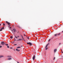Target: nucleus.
Here are the masks:
<instances>
[{
	"label": "nucleus",
	"instance_id": "nucleus-6",
	"mask_svg": "<svg viewBox=\"0 0 63 63\" xmlns=\"http://www.w3.org/2000/svg\"><path fill=\"white\" fill-rule=\"evenodd\" d=\"M1 44H2V45H4V44H5V43L3 42H2L1 43Z\"/></svg>",
	"mask_w": 63,
	"mask_h": 63
},
{
	"label": "nucleus",
	"instance_id": "nucleus-1",
	"mask_svg": "<svg viewBox=\"0 0 63 63\" xmlns=\"http://www.w3.org/2000/svg\"><path fill=\"white\" fill-rule=\"evenodd\" d=\"M11 30L12 31L13 33H14V32H16V30L15 29H13V30Z\"/></svg>",
	"mask_w": 63,
	"mask_h": 63
},
{
	"label": "nucleus",
	"instance_id": "nucleus-30",
	"mask_svg": "<svg viewBox=\"0 0 63 63\" xmlns=\"http://www.w3.org/2000/svg\"><path fill=\"white\" fill-rule=\"evenodd\" d=\"M60 44H61V43H60L59 44V45H60Z\"/></svg>",
	"mask_w": 63,
	"mask_h": 63
},
{
	"label": "nucleus",
	"instance_id": "nucleus-11",
	"mask_svg": "<svg viewBox=\"0 0 63 63\" xmlns=\"http://www.w3.org/2000/svg\"><path fill=\"white\" fill-rule=\"evenodd\" d=\"M21 40H22L21 39H19L18 40H17V41H21Z\"/></svg>",
	"mask_w": 63,
	"mask_h": 63
},
{
	"label": "nucleus",
	"instance_id": "nucleus-19",
	"mask_svg": "<svg viewBox=\"0 0 63 63\" xmlns=\"http://www.w3.org/2000/svg\"><path fill=\"white\" fill-rule=\"evenodd\" d=\"M50 40H51V39H49L48 41V42H50Z\"/></svg>",
	"mask_w": 63,
	"mask_h": 63
},
{
	"label": "nucleus",
	"instance_id": "nucleus-32",
	"mask_svg": "<svg viewBox=\"0 0 63 63\" xmlns=\"http://www.w3.org/2000/svg\"><path fill=\"white\" fill-rule=\"evenodd\" d=\"M24 36H25V35L24 34Z\"/></svg>",
	"mask_w": 63,
	"mask_h": 63
},
{
	"label": "nucleus",
	"instance_id": "nucleus-16",
	"mask_svg": "<svg viewBox=\"0 0 63 63\" xmlns=\"http://www.w3.org/2000/svg\"><path fill=\"white\" fill-rule=\"evenodd\" d=\"M57 34H55L54 35V36H55V37H56V36H57Z\"/></svg>",
	"mask_w": 63,
	"mask_h": 63
},
{
	"label": "nucleus",
	"instance_id": "nucleus-7",
	"mask_svg": "<svg viewBox=\"0 0 63 63\" xmlns=\"http://www.w3.org/2000/svg\"><path fill=\"white\" fill-rule=\"evenodd\" d=\"M15 38H16V39H17V38H18H18H19V36H18L17 37L16 36V35H15Z\"/></svg>",
	"mask_w": 63,
	"mask_h": 63
},
{
	"label": "nucleus",
	"instance_id": "nucleus-8",
	"mask_svg": "<svg viewBox=\"0 0 63 63\" xmlns=\"http://www.w3.org/2000/svg\"><path fill=\"white\" fill-rule=\"evenodd\" d=\"M1 29L0 30V31H2V29H4V28L3 27L1 28Z\"/></svg>",
	"mask_w": 63,
	"mask_h": 63
},
{
	"label": "nucleus",
	"instance_id": "nucleus-3",
	"mask_svg": "<svg viewBox=\"0 0 63 63\" xmlns=\"http://www.w3.org/2000/svg\"><path fill=\"white\" fill-rule=\"evenodd\" d=\"M6 23H7V24H8V25H9V27H10V26H11V25H10V23H9V22H8V21H6Z\"/></svg>",
	"mask_w": 63,
	"mask_h": 63
},
{
	"label": "nucleus",
	"instance_id": "nucleus-25",
	"mask_svg": "<svg viewBox=\"0 0 63 63\" xmlns=\"http://www.w3.org/2000/svg\"><path fill=\"white\" fill-rule=\"evenodd\" d=\"M55 59V57H54V60Z\"/></svg>",
	"mask_w": 63,
	"mask_h": 63
},
{
	"label": "nucleus",
	"instance_id": "nucleus-2",
	"mask_svg": "<svg viewBox=\"0 0 63 63\" xmlns=\"http://www.w3.org/2000/svg\"><path fill=\"white\" fill-rule=\"evenodd\" d=\"M49 43H48V44H47V45L45 47V48H46V50H47V48H48L47 47V46H48V45H49Z\"/></svg>",
	"mask_w": 63,
	"mask_h": 63
},
{
	"label": "nucleus",
	"instance_id": "nucleus-24",
	"mask_svg": "<svg viewBox=\"0 0 63 63\" xmlns=\"http://www.w3.org/2000/svg\"><path fill=\"white\" fill-rule=\"evenodd\" d=\"M7 47H8V48H9V46H7Z\"/></svg>",
	"mask_w": 63,
	"mask_h": 63
},
{
	"label": "nucleus",
	"instance_id": "nucleus-34",
	"mask_svg": "<svg viewBox=\"0 0 63 63\" xmlns=\"http://www.w3.org/2000/svg\"><path fill=\"white\" fill-rule=\"evenodd\" d=\"M17 63H19L18 62H17Z\"/></svg>",
	"mask_w": 63,
	"mask_h": 63
},
{
	"label": "nucleus",
	"instance_id": "nucleus-4",
	"mask_svg": "<svg viewBox=\"0 0 63 63\" xmlns=\"http://www.w3.org/2000/svg\"><path fill=\"white\" fill-rule=\"evenodd\" d=\"M35 57L36 56H35V55H34L32 57V59L33 60H35Z\"/></svg>",
	"mask_w": 63,
	"mask_h": 63
},
{
	"label": "nucleus",
	"instance_id": "nucleus-38",
	"mask_svg": "<svg viewBox=\"0 0 63 63\" xmlns=\"http://www.w3.org/2000/svg\"><path fill=\"white\" fill-rule=\"evenodd\" d=\"M62 32H63V31Z\"/></svg>",
	"mask_w": 63,
	"mask_h": 63
},
{
	"label": "nucleus",
	"instance_id": "nucleus-35",
	"mask_svg": "<svg viewBox=\"0 0 63 63\" xmlns=\"http://www.w3.org/2000/svg\"><path fill=\"white\" fill-rule=\"evenodd\" d=\"M21 36V37H23V36Z\"/></svg>",
	"mask_w": 63,
	"mask_h": 63
},
{
	"label": "nucleus",
	"instance_id": "nucleus-5",
	"mask_svg": "<svg viewBox=\"0 0 63 63\" xmlns=\"http://www.w3.org/2000/svg\"><path fill=\"white\" fill-rule=\"evenodd\" d=\"M27 44L28 45H30V46H31V45H32V43H31L30 42H29V43H27Z\"/></svg>",
	"mask_w": 63,
	"mask_h": 63
},
{
	"label": "nucleus",
	"instance_id": "nucleus-33",
	"mask_svg": "<svg viewBox=\"0 0 63 63\" xmlns=\"http://www.w3.org/2000/svg\"><path fill=\"white\" fill-rule=\"evenodd\" d=\"M10 48H13L12 47H10Z\"/></svg>",
	"mask_w": 63,
	"mask_h": 63
},
{
	"label": "nucleus",
	"instance_id": "nucleus-26",
	"mask_svg": "<svg viewBox=\"0 0 63 63\" xmlns=\"http://www.w3.org/2000/svg\"><path fill=\"white\" fill-rule=\"evenodd\" d=\"M22 39H23V40H24V38H23V37H22Z\"/></svg>",
	"mask_w": 63,
	"mask_h": 63
},
{
	"label": "nucleus",
	"instance_id": "nucleus-21",
	"mask_svg": "<svg viewBox=\"0 0 63 63\" xmlns=\"http://www.w3.org/2000/svg\"><path fill=\"white\" fill-rule=\"evenodd\" d=\"M17 27H20L19 26H18V25H17Z\"/></svg>",
	"mask_w": 63,
	"mask_h": 63
},
{
	"label": "nucleus",
	"instance_id": "nucleus-10",
	"mask_svg": "<svg viewBox=\"0 0 63 63\" xmlns=\"http://www.w3.org/2000/svg\"><path fill=\"white\" fill-rule=\"evenodd\" d=\"M12 59L11 58H8V60H12Z\"/></svg>",
	"mask_w": 63,
	"mask_h": 63
},
{
	"label": "nucleus",
	"instance_id": "nucleus-20",
	"mask_svg": "<svg viewBox=\"0 0 63 63\" xmlns=\"http://www.w3.org/2000/svg\"><path fill=\"white\" fill-rule=\"evenodd\" d=\"M13 36H10V38H11V39H13Z\"/></svg>",
	"mask_w": 63,
	"mask_h": 63
},
{
	"label": "nucleus",
	"instance_id": "nucleus-9",
	"mask_svg": "<svg viewBox=\"0 0 63 63\" xmlns=\"http://www.w3.org/2000/svg\"><path fill=\"white\" fill-rule=\"evenodd\" d=\"M56 51H57V49H55L54 50V52H56Z\"/></svg>",
	"mask_w": 63,
	"mask_h": 63
},
{
	"label": "nucleus",
	"instance_id": "nucleus-37",
	"mask_svg": "<svg viewBox=\"0 0 63 63\" xmlns=\"http://www.w3.org/2000/svg\"><path fill=\"white\" fill-rule=\"evenodd\" d=\"M22 46H21V47H22Z\"/></svg>",
	"mask_w": 63,
	"mask_h": 63
},
{
	"label": "nucleus",
	"instance_id": "nucleus-17",
	"mask_svg": "<svg viewBox=\"0 0 63 63\" xmlns=\"http://www.w3.org/2000/svg\"><path fill=\"white\" fill-rule=\"evenodd\" d=\"M17 48H20V47H17Z\"/></svg>",
	"mask_w": 63,
	"mask_h": 63
},
{
	"label": "nucleus",
	"instance_id": "nucleus-28",
	"mask_svg": "<svg viewBox=\"0 0 63 63\" xmlns=\"http://www.w3.org/2000/svg\"><path fill=\"white\" fill-rule=\"evenodd\" d=\"M6 46H8V44H6Z\"/></svg>",
	"mask_w": 63,
	"mask_h": 63
},
{
	"label": "nucleus",
	"instance_id": "nucleus-14",
	"mask_svg": "<svg viewBox=\"0 0 63 63\" xmlns=\"http://www.w3.org/2000/svg\"><path fill=\"white\" fill-rule=\"evenodd\" d=\"M8 57H12V56H7Z\"/></svg>",
	"mask_w": 63,
	"mask_h": 63
},
{
	"label": "nucleus",
	"instance_id": "nucleus-15",
	"mask_svg": "<svg viewBox=\"0 0 63 63\" xmlns=\"http://www.w3.org/2000/svg\"><path fill=\"white\" fill-rule=\"evenodd\" d=\"M57 34L58 36H59V35H60V33Z\"/></svg>",
	"mask_w": 63,
	"mask_h": 63
},
{
	"label": "nucleus",
	"instance_id": "nucleus-12",
	"mask_svg": "<svg viewBox=\"0 0 63 63\" xmlns=\"http://www.w3.org/2000/svg\"><path fill=\"white\" fill-rule=\"evenodd\" d=\"M4 57V56L3 55H0V58L1 57Z\"/></svg>",
	"mask_w": 63,
	"mask_h": 63
},
{
	"label": "nucleus",
	"instance_id": "nucleus-13",
	"mask_svg": "<svg viewBox=\"0 0 63 63\" xmlns=\"http://www.w3.org/2000/svg\"><path fill=\"white\" fill-rule=\"evenodd\" d=\"M16 51H20L19 50H18L17 49H16Z\"/></svg>",
	"mask_w": 63,
	"mask_h": 63
},
{
	"label": "nucleus",
	"instance_id": "nucleus-22",
	"mask_svg": "<svg viewBox=\"0 0 63 63\" xmlns=\"http://www.w3.org/2000/svg\"><path fill=\"white\" fill-rule=\"evenodd\" d=\"M14 41H16V40L15 39V38H14Z\"/></svg>",
	"mask_w": 63,
	"mask_h": 63
},
{
	"label": "nucleus",
	"instance_id": "nucleus-27",
	"mask_svg": "<svg viewBox=\"0 0 63 63\" xmlns=\"http://www.w3.org/2000/svg\"><path fill=\"white\" fill-rule=\"evenodd\" d=\"M15 46H16V44H15L14 45Z\"/></svg>",
	"mask_w": 63,
	"mask_h": 63
},
{
	"label": "nucleus",
	"instance_id": "nucleus-29",
	"mask_svg": "<svg viewBox=\"0 0 63 63\" xmlns=\"http://www.w3.org/2000/svg\"><path fill=\"white\" fill-rule=\"evenodd\" d=\"M2 47V46H0V48H1V47Z\"/></svg>",
	"mask_w": 63,
	"mask_h": 63
},
{
	"label": "nucleus",
	"instance_id": "nucleus-23",
	"mask_svg": "<svg viewBox=\"0 0 63 63\" xmlns=\"http://www.w3.org/2000/svg\"><path fill=\"white\" fill-rule=\"evenodd\" d=\"M3 25L4 26V25H5V24H3Z\"/></svg>",
	"mask_w": 63,
	"mask_h": 63
},
{
	"label": "nucleus",
	"instance_id": "nucleus-18",
	"mask_svg": "<svg viewBox=\"0 0 63 63\" xmlns=\"http://www.w3.org/2000/svg\"><path fill=\"white\" fill-rule=\"evenodd\" d=\"M27 39H28V40H29V37H27Z\"/></svg>",
	"mask_w": 63,
	"mask_h": 63
},
{
	"label": "nucleus",
	"instance_id": "nucleus-31",
	"mask_svg": "<svg viewBox=\"0 0 63 63\" xmlns=\"http://www.w3.org/2000/svg\"><path fill=\"white\" fill-rule=\"evenodd\" d=\"M0 25H1V24L0 23Z\"/></svg>",
	"mask_w": 63,
	"mask_h": 63
},
{
	"label": "nucleus",
	"instance_id": "nucleus-36",
	"mask_svg": "<svg viewBox=\"0 0 63 63\" xmlns=\"http://www.w3.org/2000/svg\"><path fill=\"white\" fill-rule=\"evenodd\" d=\"M10 28H11V27H10Z\"/></svg>",
	"mask_w": 63,
	"mask_h": 63
}]
</instances>
